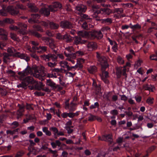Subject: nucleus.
Returning a JSON list of instances; mask_svg holds the SVG:
<instances>
[{"label":"nucleus","instance_id":"a878e982","mask_svg":"<svg viewBox=\"0 0 157 157\" xmlns=\"http://www.w3.org/2000/svg\"><path fill=\"white\" fill-rule=\"evenodd\" d=\"M78 34L84 37H88L89 35V33L85 30H82L79 31L78 33Z\"/></svg>","mask_w":157,"mask_h":157},{"label":"nucleus","instance_id":"39448f33","mask_svg":"<svg viewBox=\"0 0 157 157\" xmlns=\"http://www.w3.org/2000/svg\"><path fill=\"white\" fill-rule=\"evenodd\" d=\"M40 57L42 60L47 62L51 60L53 62H56L57 61V56L56 55L52 53L44 54L41 55Z\"/></svg>","mask_w":157,"mask_h":157},{"label":"nucleus","instance_id":"f257e3e1","mask_svg":"<svg viewBox=\"0 0 157 157\" xmlns=\"http://www.w3.org/2000/svg\"><path fill=\"white\" fill-rule=\"evenodd\" d=\"M45 71V67L43 66H40L34 70L33 76L42 81L44 79V77L46 75V73H44Z\"/></svg>","mask_w":157,"mask_h":157},{"label":"nucleus","instance_id":"49530a36","mask_svg":"<svg viewBox=\"0 0 157 157\" xmlns=\"http://www.w3.org/2000/svg\"><path fill=\"white\" fill-rule=\"evenodd\" d=\"M50 130L54 132V135H56L58 131L57 128L55 127H52L50 128Z\"/></svg>","mask_w":157,"mask_h":157},{"label":"nucleus","instance_id":"4be33fe9","mask_svg":"<svg viewBox=\"0 0 157 157\" xmlns=\"http://www.w3.org/2000/svg\"><path fill=\"white\" fill-rule=\"evenodd\" d=\"M47 84L49 86H50L53 89H56L57 87V86L55 83H54L51 80L49 79L47 80Z\"/></svg>","mask_w":157,"mask_h":157},{"label":"nucleus","instance_id":"5701e85b","mask_svg":"<svg viewBox=\"0 0 157 157\" xmlns=\"http://www.w3.org/2000/svg\"><path fill=\"white\" fill-rule=\"evenodd\" d=\"M84 54V52L81 51H77L75 53H73L72 56V59L74 60L75 59L77 56H80L83 55Z\"/></svg>","mask_w":157,"mask_h":157},{"label":"nucleus","instance_id":"4d7b16f0","mask_svg":"<svg viewBox=\"0 0 157 157\" xmlns=\"http://www.w3.org/2000/svg\"><path fill=\"white\" fill-rule=\"evenodd\" d=\"M63 69L61 68L59 69L58 68H55L52 69L53 71L55 72L56 73H60L63 72Z\"/></svg>","mask_w":157,"mask_h":157},{"label":"nucleus","instance_id":"e433bc0d","mask_svg":"<svg viewBox=\"0 0 157 157\" xmlns=\"http://www.w3.org/2000/svg\"><path fill=\"white\" fill-rule=\"evenodd\" d=\"M42 130L47 136H50L52 134L51 132L48 130V128L46 127L43 128H42Z\"/></svg>","mask_w":157,"mask_h":157},{"label":"nucleus","instance_id":"ddd939ff","mask_svg":"<svg viewBox=\"0 0 157 157\" xmlns=\"http://www.w3.org/2000/svg\"><path fill=\"white\" fill-rule=\"evenodd\" d=\"M141 26L140 25L138 24H137L134 25H132L131 24H130L129 25H124L122 26L121 28L122 29H128L130 28L131 29H141Z\"/></svg>","mask_w":157,"mask_h":157},{"label":"nucleus","instance_id":"864d4df0","mask_svg":"<svg viewBox=\"0 0 157 157\" xmlns=\"http://www.w3.org/2000/svg\"><path fill=\"white\" fill-rule=\"evenodd\" d=\"M72 122L71 120L69 119V121H67L65 124V127H71L73 128V126H71L72 125Z\"/></svg>","mask_w":157,"mask_h":157},{"label":"nucleus","instance_id":"a19ab883","mask_svg":"<svg viewBox=\"0 0 157 157\" xmlns=\"http://www.w3.org/2000/svg\"><path fill=\"white\" fill-rule=\"evenodd\" d=\"M50 26L51 29H58L59 28V25L58 24L51 22L50 23Z\"/></svg>","mask_w":157,"mask_h":157},{"label":"nucleus","instance_id":"6ab92c4d","mask_svg":"<svg viewBox=\"0 0 157 157\" xmlns=\"http://www.w3.org/2000/svg\"><path fill=\"white\" fill-rule=\"evenodd\" d=\"M17 74L18 78L20 80L22 81H24L27 75L23 71L18 72Z\"/></svg>","mask_w":157,"mask_h":157},{"label":"nucleus","instance_id":"423d86ee","mask_svg":"<svg viewBox=\"0 0 157 157\" xmlns=\"http://www.w3.org/2000/svg\"><path fill=\"white\" fill-rule=\"evenodd\" d=\"M87 9L86 6L82 4H79L75 7V13L78 14L85 13Z\"/></svg>","mask_w":157,"mask_h":157},{"label":"nucleus","instance_id":"f3484780","mask_svg":"<svg viewBox=\"0 0 157 157\" xmlns=\"http://www.w3.org/2000/svg\"><path fill=\"white\" fill-rule=\"evenodd\" d=\"M39 12L40 14L46 16H48L50 14L49 10L46 8L41 9L39 11Z\"/></svg>","mask_w":157,"mask_h":157},{"label":"nucleus","instance_id":"603ef678","mask_svg":"<svg viewBox=\"0 0 157 157\" xmlns=\"http://www.w3.org/2000/svg\"><path fill=\"white\" fill-rule=\"evenodd\" d=\"M6 24H11L14 22V21L10 18H7L5 19Z\"/></svg>","mask_w":157,"mask_h":157},{"label":"nucleus","instance_id":"a211bd4d","mask_svg":"<svg viewBox=\"0 0 157 157\" xmlns=\"http://www.w3.org/2000/svg\"><path fill=\"white\" fill-rule=\"evenodd\" d=\"M24 112V107L23 106H20L19 109L17 112V118L19 119L23 115V113Z\"/></svg>","mask_w":157,"mask_h":157},{"label":"nucleus","instance_id":"f704fd0d","mask_svg":"<svg viewBox=\"0 0 157 157\" xmlns=\"http://www.w3.org/2000/svg\"><path fill=\"white\" fill-rule=\"evenodd\" d=\"M30 33L32 35L38 38H40L41 37V35L36 30H30Z\"/></svg>","mask_w":157,"mask_h":157},{"label":"nucleus","instance_id":"c85d7f7f","mask_svg":"<svg viewBox=\"0 0 157 157\" xmlns=\"http://www.w3.org/2000/svg\"><path fill=\"white\" fill-rule=\"evenodd\" d=\"M3 60L4 63H7L10 59V56L6 53H3Z\"/></svg>","mask_w":157,"mask_h":157},{"label":"nucleus","instance_id":"6e6d98bb","mask_svg":"<svg viewBox=\"0 0 157 157\" xmlns=\"http://www.w3.org/2000/svg\"><path fill=\"white\" fill-rule=\"evenodd\" d=\"M117 61L120 64H122L124 63V60L120 56H118L117 57Z\"/></svg>","mask_w":157,"mask_h":157},{"label":"nucleus","instance_id":"7ed1b4c3","mask_svg":"<svg viewBox=\"0 0 157 157\" xmlns=\"http://www.w3.org/2000/svg\"><path fill=\"white\" fill-rule=\"evenodd\" d=\"M97 58L98 61L100 63L101 67V70L103 71L108 67L107 59L104 56H102L98 52H96Z\"/></svg>","mask_w":157,"mask_h":157},{"label":"nucleus","instance_id":"58836bf2","mask_svg":"<svg viewBox=\"0 0 157 157\" xmlns=\"http://www.w3.org/2000/svg\"><path fill=\"white\" fill-rule=\"evenodd\" d=\"M29 8H30V10L32 12H36L38 11L37 8L35 6L29 5Z\"/></svg>","mask_w":157,"mask_h":157},{"label":"nucleus","instance_id":"0eeeda50","mask_svg":"<svg viewBox=\"0 0 157 157\" xmlns=\"http://www.w3.org/2000/svg\"><path fill=\"white\" fill-rule=\"evenodd\" d=\"M6 11L12 15H16L19 12V10L16 7L9 6L6 8Z\"/></svg>","mask_w":157,"mask_h":157},{"label":"nucleus","instance_id":"6e6552de","mask_svg":"<svg viewBox=\"0 0 157 157\" xmlns=\"http://www.w3.org/2000/svg\"><path fill=\"white\" fill-rule=\"evenodd\" d=\"M61 7V4L58 2H55L52 3L51 5L48 6L50 11L51 12H55L57 11L58 9Z\"/></svg>","mask_w":157,"mask_h":157},{"label":"nucleus","instance_id":"cd10ccee","mask_svg":"<svg viewBox=\"0 0 157 157\" xmlns=\"http://www.w3.org/2000/svg\"><path fill=\"white\" fill-rule=\"evenodd\" d=\"M87 42L86 40H82L80 38L76 37L74 40V43L76 45L80 43L81 44H84L86 43Z\"/></svg>","mask_w":157,"mask_h":157},{"label":"nucleus","instance_id":"c03bdc74","mask_svg":"<svg viewBox=\"0 0 157 157\" xmlns=\"http://www.w3.org/2000/svg\"><path fill=\"white\" fill-rule=\"evenodd\" d=\"M24 153L23 151H20L17 152L14 157H22Z\"/></svg>","mask_w":157,"mask_h":157},{"label":"nucleus","instance_id":"8fccbe9b","mask_svg":"<svg viewBox=\"0 0 157 157\" xmlns=\"http://www.w3.org/2000/svg\"><path fill=\"white\" fill-rule=\"evenodd\" d=\"M153 100L154 98H153L149 97L147 98L146 100V102L149 105H151L153 103Z\"/></svg>","mask_w":157,"mask_h":157},{"label":"nucleus","instance_id":"bf43d9fd","mask_svg":"<svg viewBox=\"0 0 157 157\" xmlns=\"http://www.w3.org/2000/svg\"><path fill=\"white\" fill-rule=\"evenodd\" d=\"M48 151H50V152L54 155V156H55L56 157H57V155H56V154L57 153V151L56 150L53 151L52 150L51 148H48Z\"/></svg>","mask_w":157,"mask_h":157},{"label":"nucleus","instance_id":"bb28decb","mask_svg":"<svg viewBox=\"0 0 157 157\" xmlns=\"http://www.w3.org/2000/svg\"><path fill=\"white\" fill-rule=\"evenodd\" d=\"M47 50V47L45 46H40L38 47L37 52L38 53H43L45 52Z\"/></svg>","mask_w":157,"mask_h":157},{"label":"nucleus","instance_id":"2f4dec72","mask_svg":"<svg viewBox=\"0 0 157 157\" xmlns=\"http://www.w3.org/2000/svg\"><path fill=\"white\" fill-rule=\"evenodd\" d=\"M88 70L89 73L93 74L97 71V68L95 66H91L88 68Z\"/></svg>","mask_w":157,"mask_h":157},{"label":"nucleus","instance_id":"2eb2a0df","mask_svg":"<svg viewBox=\"0 0 157 157\" xmlns=\"http://www.w3.org/2000/svg\"><path fill=\"white\" fill-rule=\"evenodd\" d=\"M15 55L21 59H25L27 61L30 60L29 57L26 54H25L17 52L15 54Z\"/></svg>","mask_w":157,"mask_h":157},{"label":"nucleus","instance_id":"c756f323","mask_svg":"<svg viewBox=\"0 0 157 157\" xmlns=\"http://www.w3.org/2000/svg\"><path fill=\"white\" fill-rule=\"evenodd\" d=\"M2 3V2H0V4L1 5L2 9V10H0V13L1 15L2 16H6L7 15V13L5 11L6 6L4 5H2L1 4Z\"/></svg>","mask_w":157,"mask_h":157},{"label":"nucleus","instance_id":"473e14b6","mask_svg":"<svg viewBox=\"0 0 157 157\" xmlns=\"http://www.w3.org/2000/svg\"><path fill=\"white\" fill-rule=\"evenodd\" d=\"M75 105L76 104L73 103V101L71 102L68 109L69 111L72 112L75 111L76 109Z\"/></svg>","mask_w":157,"mask_h":157},{"label":"nucleus","instance_id":"b1692460","mask_svg":"<svg viewBox=\"0 0 157 157\" xmlns=\"http://www.w3.org/2000/svg\"><path fill=\"white\" fill-rule=\"evenodd\" d=\"M101 11H102L103 12H105L106 14L109 15L112 13V11L108 8L106 9H101L99 11H95V13L98 14L100 13Z\"/></svg>","mask_w":157,"mask_h":157},{"label":"nucleus","instance_id":"4468645a","mask_svg":"<svg viewBox=\"0 0 157 157\" xmlns=\"http://www.w3.org/2000/svg\"><path fill=\"white\" fill-rule=\"evenodd\" d=\"M105 69L103 71L101 70L102 74L101 75V79L105 83H108L109 81L107 79V78L109 77L108 73L107 71H105Z\"/></svg>","mask_w":157,"mask_h":157},{"label":"nucleus","instance_id":"c9c22d12","mask_svg":"<svg viewBox=\"0 0 157 157\" xmlns=\"http://www.w3.org/2000/svg\"><path fill=\"white\" fill-rule=\"evenodd\" d=\"M101 23H106L107 24H111L112 22V20L110 18H107L101 20Z\"/></svg>","mask_w":157,"mask_h":157},{"label":"nucleus","instance_id":"aec40b11","mask_svg":"<svg viewBox=\"0 0 157 157\" xmlns=\"http://www.w3.org/2000/svg\"><path fill=\"white\" fill-rule=\"evenodd\" d=\"M143 88L145 90H149L150 91H153V90L155 89L154 86L151 85H148V84H145L143 85Z\"/></svg>","mask_w":157,"mask_h":157},{"label":"nucleus","instance_id":"7c9ffc66","mask_svg":"<svg viewBox=\"0 0 157 157\" xmlns=\"http://www.w3.org/2000/svg\"><path fill=\"white\" fill-rule=\"evenodd\" d=\"M23 71L27 75L32 74L33 72L32 69L29 66H27L26 68Z\"/></svg>","mask_w":157,"mask_h":157},{"label":"nucleus","instance_id":"de8ad7c7","mask_svg":"<svg viewBox=\"0 0 157 157\" xmlns=\"http://www.w3.org/2000/svg\"><path fill=\"white\" fill-rule=\"evenodd\" d=\"M69 100L68 99L66 100L64 102V107L66 109H69V107L70 105L69 103Z\"/></svg>","mask_w":157,"mask_h":157},{"label":"nucleus","instance_id":"e2e57ef3","mask_svg":"<svg viewBox=\"0 0 157 157\" xmlns=\"http://www.w3.org/2000/svg\"><path fill=\"white\" fill-rule=\"evenodd\" d=\"M150 59L151 60L157 61V57L156 55H152L150 56Z\"/></svg>","mask_w":157,"mask_h":157},{"label":"nucleus","instance_id":"f03ea898","mask_svg":"<svg viewBox=\"0 0 157 157\" xmlns=\"http://www.w3.org/2000/svg\"><path fill=\"white\" fill-rule=\"evenodd\" d=\"M74 51V48L72 46H69L66 48L64 51V54L67 57L66 59V60L70 61L73 64L75 63V61L72 59L73 54L71 53Z\"/></svg>","mask_w":157,"mask_h":157},{"label":"nucleus","instance_id":"37998d69","mask_svg":"<svg viewBox=\"0 0 157 157\" xmlns=\"http://www.w3.org/2000/svg\"><path fill=\"white\" fill-rule=\"evenodd\" d=\"M19 27V29L21 28L22 29H27V25L26 24L23 23H19L18 24Z\"/></svg>","mask_w":157,"mask_h":157},{"label":"nucleus","instance_id":"72a5a7b5","mask_svg":"<svg viewBox=\"0 0 157 157\" xmlns=\"http://www.w3.org/2000/svg\"><path fill=\"white\" fill-rule=\"evenodd\" d=\"M59 64L61 67H63L64 68H67V70L68 67L69 66L67 62L66 61H63L60 62H59Z\"/></svg>","mask_w":157,"mask_h":157},{"label":"nucleus","instance_id":"1a4fd4ad","mask_svg":"<svg viewBox=\"0 0 157 157\" xmlns=\"http://www.w3.org/2000/svg\"><path fill=\"white\" fill-rule=\"evenodd\" d=\"M99 140L102 141L109 142L110 144L112 141V135L109 134L106 135H103L101 137L99 136L98 137Z\"/></svg>","mask_w":157,"mask_h":157},{"label":"nucleus","instance_id":"680f3d73","mask_svg":"<svg viewBox=\"0 0 157 157\" xmlns=\"http://www.w3.org/2000/svg\"><path fill=\"white\" fill-rule=\"evenodd\" d=\"M48 65L51 67H55L56 65V63L55 62L54 63H51V62H48L47 63Z\"/></svg>","mask_w":157,"mask_h":157},{"label":"nucleus","instance_id":"dca6fc26","mask_svg":"<svg viewBox=\"0 0 157 157\" xmlns=\"http://www.w3.org/2000/svg\"><path fill=\"white\" fill-rule=\"evenodd\" d=\"M126 69L125 68V67H124L122 69L121 68L117 69L116 73L117 75H119V77L120 76L121 74H122L123 76L126 77Z\"/></svg>","mask_w":157,"mask_h":157},{"label":"nucleus","instance_id":"3c124183","mask_svg":"<svg viewBox=\"0 0 157 157\" xmlns=\"http://www.w3.org/2000/svg\"><path fill=\"white\" fill-rule=\"evenodd\" d=\"M80 111H77L75 113L70 112L71 113V118H73L75 116H77L79 114Z\"/></svg>","mask_w":157,"mask_h":157},{"label":"nucleus","instance_id":"ea45409f","mask_svg":"<svg viewBox=\"0 0 157 157\" xmlns=\"http://www.w3.org/2000/svg\"><path fill=\"white\" fill-rule=\"evenodd\" d=\"M94 36L96 37L98 39H101L103 36L101 32L100 31H99L98 32H96L94 34Z\"/></svg>","mask_w":157,"mask_h":157},{"label":"nucleus","instance_id":"79ce46f5","mask_svg":"<svg viewBox=\"0 0 157 157\" xmlns=\"http://www.w3.org/2000/svg\"><path fill=\"white\" fill-rule=\"evenodd\" d=\"M123 10L122 8L115 9L114 10V13H117V14H120L123 12Z\"/></svg>","mask_w":157,"mask_h":157},{"label":"nucleus","instance_id":"a18cd8bd","mask_svg":"<svg viewBox=\"0 0 157 157\" xmlns=\"http://www.w3.org/2000/svg\"><path fill=\"white\" fill-rule=\"evenodd\" d=\"M63 39L68 42L70 41L71 40L70 36L67 34L63 36Z\"/></svg>","mask_w":157,"mask_h":157},{"label":"nucleus","instance_id":"20e7f679","mask_svg":"<svg viewBox=\"0 0 157 157\" xmlns=\"http://www.w3.org/2000/svg\"><path fill=\"white\" fill-rule=\"evenodd\" d=\"M35 83V81L33 77L30 76H26L25 79L22 82L17 85L18 88L22 87L25 88L26 86L29 84H33Z\"/></svg>","mask_w":157,"mask_h":157},{"label":"nucleus","instance_id":"9d476101","mask_svg":"<svg viewBox=\"0 0 157 157\" xmlns=\"http://www.w3.org/2000/svg\"><path fill=\"white\" fill-rule=\"evenodd\" d=\"M60 25L63 29H71L72 27L71 23L66 21H61L60 23Z\"/></svg>","mask_w":157,"mask_h":157},{"label":"nucleus","instance_id":"393cba45","mask_svg":"<svg viewBox=\"0 0 157 157\" xmlns=\"http://www.w3.org/2000/svg\"><path fill=\"white\" fill-rule=\"evenodd\" d=\"M0 36L1 39L3 40H6L7 39V33L5 30H0Z\"/></svg>","mask_w":157,"mask_h":157},{"label":"nucleus","instance_id":"09e8293b","mask_svg":"<svg viewBox=\"0 0 157 157\" xmlns=\"http://www.w3.org/2000/svg\"><path fill=\"white\" fill-rule=\"evenodd\" d=\"M99 106V104L98 102H96L94 103V104L90 106V109H94L96 108H98Z\"/></svg>","mask_w":157,"mask_h":157},{"label":"nucleus","instance_id":"f8f14e48","mask_svg":"<svg viewBox=\"0 0 157 157\" xmlns=\"http://www.w3.org/2000/svg\"><path fill=\"white\" fill-rule=\"evenodd\" d=\"M32 18L29 19L28 22L30 23H38L37 19L40 17V16L38 14H31Z\"/></svg>","mask_w":157,"mask_h":157},{"label":"nucleus","instance_id":"338daca9","mask_svg":"<svg viewBox=\"0 0 157 157\" xmlns=\"http://www.w3.org/2000/svg\"><path fill=\"white\" fill-rule=\"evenodd\" d=\"M30 55L32 57L35 59L37 60H39V58L34 53H33L30 54Z\"/></svg>","mask_w":157,"mask_h":157},{"label":"nucleus","instance_id":"69168bd1","mask_svg":"<svg viewBox=\"0 0 157 157\" xmlns=\"http://www.w3.org/2000/svg\"><path fill=\"white\" fill-rule=\"evenodd\" d=\"M124 113L128 117H130L133 115L132 112L130 111H126Z\"/></svg>","mask_w":157,"mask_h":157},{"label":"nucleus","instance_id":"052dcab7","mask_svg":"<svg viewBox=\"0 0 157 157\" xmlns=\"http://www.w3.org/2000/svg\"><path fill=\"white\" fill-rule=\"evenodd\" d=\"M17 131V129L14 130L13 131L8 130L6 131V133L7 134H10L11 135H13Z\"/></svg>","mask_w":157,"mask_h":157},{"label":"nucleus","instance_id":"13d9d810","mask_svg":"<svg viewBox=\"0 0 157 157\" xmlns=\"http://www.w3.org/2000/svg\"><path fill=\"white\" fill-rule=\"evenodd\" d=\"M17 7L19 9H20L22 10H25L26 8L25 6H23L22 4H17L16 5Z\"/></svg>","mask_w":157,"mask_h":157},{"label":"nucleus","instance_id":"412c9836","mask_svg":"<svg viewBox=\"0 0 157 157\" xmlns=\"http://www.w3.org/2000/svg\"><path fill=\"white\" fill-rule=\"evenodd\" d=\"M46 44L49 46L52 49H53L56 47V44L52 39H50Z\"/></svg>","mask_w":157,"mask_h":157},{"label":"nucleus","instance_id":"774afa93","mask_svg":"<svg viewBox=\"0 0 157 157\" xmlns=\"http://www.w3.org/2000/svg\"><path fill=\"white\" fill-rule=\"evenodd\" d=\"M75 75V74H73L71 72H68L66 73V75L67 77H73Z\"/></svg>","mask_w":157,"mask_h":157},{"label":"nucleus","instance_id":"4c0bfd02","mask_svg":"<svg viewBox=\"0 0 157 157\" xmlns=\"http://www.w3.org/2000/svg\"><path fill=\"white\" fill-rule=\"evenodd\" d=\"M61 117L64 118H67L68 117L71 118L70 112L68 113L67 112H63L61 114Z\"/></svg>","mask_w":157,"mask_h":157},{"label":"nucleus","instance_id":"5fc2aeb1","mask_svg":"<svg viewBox=\"0 0 157 157\" xmlns=\"http://www.w3.org/2000/svg\"><path fill=\"white\" fill-rule=\"evenodd\" d=\"M75 65L77 69H81L83 67L82 64L80 63L79 62H78V60H77V63Z\"/></svg>","mask_w":157,"mask_h":157},{"label":"nucleus","instance_id":"0e129e2a","mask_svg":"<svg viewBox=\"0 0 157 157\" xmlns=\"http://www.w3.org/2000/svg\"><path fill=\"white\" fill-rule=\"evenodd\" d=\"M96 119L95 116L90 115L88 117V120L90 121H93Z\"/></svg>","mask_w":157,"mask_h":157},{"label":"nucleus","instance_id":"9b49d317","mask_svg":"<svg viewBox=\"0 0 157 157\" xmlns=\"http://www.w3.org/2000/svg\"><path fill=\"white\" fill-rule=\"evenodd\" d=\"M87 44V47L88 49L90 51L96 50L97 48V44L93 42H88L86 43Z\"/></svg>","mask_w":157,"mask_h":157}]
</instances>
